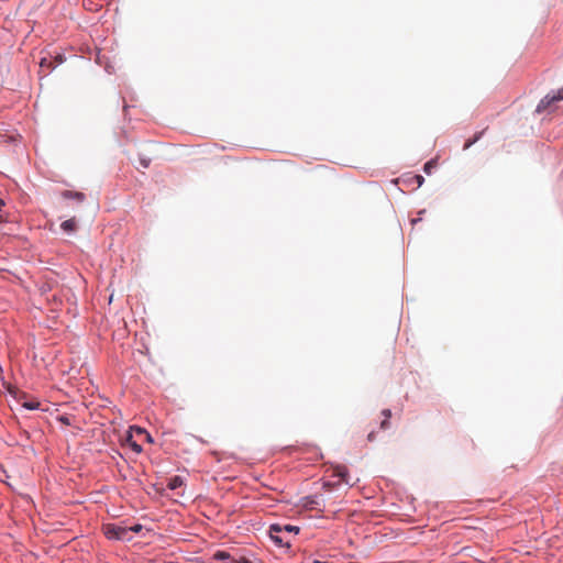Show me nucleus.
<instances>
[{"label": "nucleus", "mask_w": 563, "mask_h": 563, "mask_svg": "<svg viewBox=\"0 0 563 563\" xmlns=\"http://www.w3.org/2000/svg\"><path fill=\"white\" fill-rule=\"evenodd\" d=\"M144 437L148 442H152V437L147 432L144 434Z\"/></svg>", "instance_id": "obj_22"}, {"label": "nucleus", "mask_w": 563, "mask_h": 563, "mask_svg": "<svg viewBox=\"0 0 563 563\" xmlns=\"http://www.w3.org/2000/svg\"><path fill=\"white\" fill-rule=\"evenodd\" d=\"M58 420H59L62 423H64V424H67V426H69V424H70V419H69V417H67V416H60V417L58 418Z\"/></svg>", "instance_id": "obj_17"}, {"label": "nucleus", "mask_w": 563, "mask_h": 563, "mask_svg": "<svg viewBox=\"0 0 563 563\" xmlns=\"http://www.w3.org/2000/svg\"><path fill=\"white\" fill-rule=\"evenodd\" d=\"M437 166V162L434 159H431L429 162H427L423 166V170L424 173H427L428 175L431 174L432 169Z\"/></svg>", "instance_id": "obj_12"}, {"label": "nucleus", "mask_w": 563, "mask_h": 563, "mask_svg": "<svg viewBox=\"0 0 563 563\" xmlns=\"http://www.w3.org/2000/svg\"><path fill=\"white\" fill-rule=\"evenodd\" d=\"M60 228L63 229V231L67 232V233H73L77 230V222H76V219L75 218H71V219H68V220H65L62 224H60Z\"/></svg>", "instance_id": "obj_6"}, {"label": "nucleus", "mask_w": 563, "mask_h": 563, "mask_svg": "<svg viewBox=\"0 0 563 563\" xmlns=\"http://www.w3.org/2000/svg\"><path fill=\"white\" fill-rule=\"evenodd\" d=\"M132 431L136 432L137 434L144 435L146 431L140 427L132 428Z\"/></svg>", "instance_id": "obj_19"}, {"label": "nucleus", "mask_w": 563, "mask_h": 563, "mask_svg": "<svg viewBox=\"0 0 563 563\" xmlns=\"http://www.w3.org/2000/svg\"><path fill=\"white\" fill-rule=\"evenodd\" d=\"M41 67L44 68V67H47L49 69H52V62L47 58H42L41 63H40Z\"/></svg>", "instance_id": "obj_15"}, {"label": "nucleus", "mask_w": 563, "mask_h": 563, "mask_svg": "<svg viewBox=\"0 0 563 563\" xmlns=\"http://www.w3.org/2000/svg\"><path fill=\"white\" fill-rule=\"evenodd\" d=\"M484 131L482 132H478L475 134V136L472 139V140H468L465 144H464V150H467L470 148L474 143H476L483 135Z\"/></svg>", "instance_id": "obj_11"}, {"label": "nucleus", "mask_w": 563, "mask_h": 563, "mask_svg": "<svg viewBox=\"0 0 563 563\" xmlns=\"http://www.w3.org/2000/svg\"><path fill=\"white\" fill-rule=\"evenodd\" d=\"M283 533H295L297 534L299 532V527H296V526H290V525H286V526H283Z\"/></svg>", "instance_id": "obj_13"}, {"label": "nucleus", "mask_w": 563, "mask_h": 563, "mask_svg": "<svg viewBox=\"0 0 563 563\" xmlns=\"http://www.w3.org/2000/svg\"><path fill=\"white\" fill-rule=\"evenodd\" d=\"M245 563H250V562L246 561Z\"/></svg>", "instance_id": "obj_23"}, {"label": "nucleus", "mask_w": 563, "mask_h": 563, "mask_svg": "<svg viewBox=\"0 0 563 563\" xmlns=\"http://www.w3.org/2000/svg\"><path fill=\"white\" fill-rule=\"evenodd\" d=\"M38 406V402H26L24 404V407H26L27 409H36Z\"/></svg>", "instance_id": "obj_18"}, {"label": "nucleus", "mask_w": 563, "mask_h": 563, "mask_svg": "<svg viewBox=\"0 0 563 563\" xmlns=\"http://www.w3.org/2000/svg\"><path fill=\"white\" fill-rule=\"evenodd\" d=\"M334 473L338 477L341 478L342 482L347 483L346 476H347V468L345 466H336L334 468Z\"/></svg>", "instance_id": "obj_9"}, {"label": "nucleus", "mask_w": 563, "mask_h": 563, "mask_svg": "<svg viewBox=\"0 0 563 563\" xmlns=\"http://www.w3.org/2000/svg\"><path fill=\"white\" fill-rule=\"evenodd\" d=\"M321 501L317 496H308L303 499V507L309 510L317 509L321 511Z\"/></svg>", "instance_id": "obj_4"}, {"label": "nucleus", "mask_w": 563, "mask_h": 563, "mask_svg": "<svg viewBox=\"0 0 563 563\" xmlns=\"http://www.w3.org/2000/svg\"><path fill=\"white\" fill-rule=\"evenodd\" d=\"M62 197L65 199H75L79 203L84 202L86 198L82 192L71 190H64Z\"/></svg>", "instance_id": "obj_5"}, {"label": "nucleus", "mask_w": 563, "mask_h": 563, "mask_svg": "<svg viewBox=\"0 0 563 563\" xmlns=\"http://www.w3.org/2000/svg\"><path fill=\"white\" fill-rule=\"evenodd\" d=\"M184 479L180 476H173L167 483V487L172 490L183 486Z\"/></svg>", "instance_id": "obj_8"}, {"label": "nucleus", "mask_w": 563, "mask_h": 563, "mask_svg": "<svg viewBox=\"0 0 563 563\" xmlns=\"http://www.w3.org/2000/svg\"><path fill=\"white\" fill-rule=\"evenodd\" d=\"M382 415L384 416V419L382 420L380 422V429L382 430H387L390 426V417H391V411L389 409H384L382 411Z\"/></svg>", "instance_id": "obj_7"}, {"label": "nucleus", "mask_w": 563, "mask_h": 563, "mask_svg": "<svg viewBox=\"0 0 563 563\" xmlns=\"http://www.w3.org/2000/svg\"><path fill=\"white\" fill-rule=\"evenodd\" d=\"M126 441H128L129 445L131 446V449L135 453H141L142 452V446L132 439L131 434L128 437Z\"/></svg>", "instance_id": "obj_10"}, {"label": "nucleus", "mask_w": 563, "mask_h": 563, "mask_svg": "<svg viewBox=\"0 0 563 563\" xmlns=\"http://www.w3.org/2000/svg\"><path fill=\"white\" fill-rule=\"evenodd\" d=\"M561 100H563V88L558 89L553 95L548 93L544 98H542L537 106L536 112L551 113L556 109L555 103Z\"/></svg>", "instance_id": "obj_2"}, {"label": "nucleus", "mask_w": 563, "mask_h": 563, "mask_svg": "<svg viewBox=\"0 0 563 563\" xmlns=\"http://www.w3.org/2000/svg\"><path fill=\"white\" fill-rule=\"evenodd\" d=\"M269 537L279 547H290V540L283 533V528L279 525L269 527Z\"/></svg>", "instance_id": "obj_3"}, {"label": "nucleus", "mask_w": 563, "mask_h": 563, "mask_svg": "<svg viewBox=\"0 0 563 563\" xmlns=\"http://www.w3.org/2000/svg\"><path fill=\"white\" fill-rule=\"evenodd\" d=\"M140 165L143 167V168H147L150 166V159L148 158H143L141 157L140 158Z\"/></svg>", "instance_id": "obj_16"}, {"label": "nucleus", "mask_w": 563, "mask_h": 563, "mask_svg": "<svg viewBox=\"0 0 563 563\" xmlns=\"http://www.w3.org/2000/svg\"><path fill=\"white\" fill-rule=\"evenodd\" d=\"M103 533L110 540L130 541L132 536L126 526L119 523H107L103 526Z\"/></svg>", "instance_id": "obj_1"}, {"label": "nucleus", "mask_w": 563, "mask_h": 563, "mask_svg": "<svg viewBox=\"0 0 563 563\" xmlns=\"http://www.w3.org/2000/svg\"><path fill=\"white\" fill-rule=\"evenodd\" d=\"M367 439H368V441H371V442H372V441H374V439H375V432H374V431L369 432V433H368V435H367Z\"/></svg>", "instance_id": "obj_21"}, {"label": "nucleus", "mask_w": 563, "mask_h": 563, "mask_svg": "<svg viewBox=\"0 0 563 563\" xmlns=\"http://www.w3.org/2000/svg\"><path fill=\"white\" fill-rule=\"evenodd\" d=\"M416 179H417L418 186H421L423 184V181H424V178L422 176H420V175H417Z\"/></svg>", "instance_id": "obj_20"}, {"label": "nucleus", "mask_w": 563, "mask_h": 563, "mask_svg": "<svg viewBox=\"0 0 563 563\" xmlns=\"http://www.w3.org/2000/svg\"><path fill=\"white\" fill-rule=\"evenodd\" d=\"M142 529H143V527H142V525H140V523H136V525H134V526L128 527V530L130 531V536H132V533H133V532H134V533H139V532H141V531H142Z\"/></svg>", "instance_id": "obj_14"}]
</instances>
